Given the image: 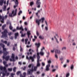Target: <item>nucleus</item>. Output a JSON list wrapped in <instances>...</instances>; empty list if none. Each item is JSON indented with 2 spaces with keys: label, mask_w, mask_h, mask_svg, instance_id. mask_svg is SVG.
<instances>
[{
  "label": "nucleus",
  "mask_w": 77,
  "mask_h": 77,
  "mask_svg": "<svg viewBox=\"0 0 77 77\" xmlns=\"http://www.w3.org/2000/svg\"><path fill=\"white\" fill-rule=\"evenodd\" d=\"M1 46L2 47V48H3V52H4V55L3 56V60H4V59H5V60L6 61H8L9 60V56H7L6 57L5 56H6L8 54V52L6 51V48H5V45L3 44H1Z\"/></svg>",
  "instance_id": "nucleus-1"
},
{
  "label": "nucleus",
  "mask_w": 77,
  "mask_h": 77,
  "mask_svg": "<svg viewBox=\"0 0 77 77\" xmlns=\"http://www.w3.org/2000/svg\"><path fill=\"white\" fill-rule=\"evenodd\" d=\"M0 69L1 72L2 74V77H5L6 76H8L9 74V73H7V70L5 67H3L2 66L0 67Z\"/></svg>",
  "instance_id": "nucleus-2"
},
{
  "label": "nucleus",
  "mask_w": 77,
  "mask_h": 77,
  "mask_svg": "<svg viewBox=\"0 0 77 77\" xmlns=\"http://www.w3.org/2000/svg\"><path fill=\"white\" fill-rule=\"evenodd\" d=\"M32 67V69H28L27 71V74L29 75H32V72H33V68L34 67V66L32 64H30L28 65V68H31Z\"/></svg>",
  "instance_id": "nucleus-3"
},
{
  "label": "nucleus",
  "mask_w": 77,
  "mask_h": 77,
  "mask_svg": "<svg viewBox=\"0 0 77 77\" xmlns=\"http://www.w3.org/2000/svg\"><path fill=\"white\" fill-rule=\"evenodd\" d=\"M45 20V18L44 17L42 18L41 19L39 20L37 19L36 20V24H37L38 26H39V25H40V23H41V22L42 23H44V21Z\"/></svg>",
  "instance_id": "nucleus-4"
},
{
  "label": "nucleus",
  "mask_w": 77,
  "mask_h": 77,
  "mask_svg": "<svg viewBox=\"0 0 77 77\" xmlns=\"http://www.w3.org/2000/svg\"><path fill=\"white\" fill-rule=\"evenodd\" d=\"M2 38H3L5 37V38H7V40H8V31L7 29H5L3 32L2 33Z\"/></svg>",
  "instance_id": "nucleus-5"
},
{
  "label": "nucleus",
  "mask_w": 77,
  "mask_h": 77,
  "mask_svg": "<svg viewBox=\"0 0 77 77\" xmlns=\"http://www.w3.org/2000/svg\"><path fill=\"white\" fill-rule=\"evenodd\" d=\"M17 10L16 9L15 11L13 10L12 11V13H10L9 14V16L11 17H14V16H16L17 15Z\"/></svg>",
  "instance_id": "nucleus-6"
},
{
  "label": "nucleus",
  "mask_w": 77,
  "mask_h": 77,
  "mask_svg": "<svg viewBox=\"0 0 77 77\" xmlns=\"http://www.w3.org/2000/svg\"><path fill=\"white\" fill-rule=\"evenodd\" d=\"M48 64L47 65L46 67L45 70L46 71H50V63H51V60H49L48 61Z\"/></svg>",
  "instance_id": "nucleus-7"
},
{
  "label": "nucleus",
  "mask_w": 77,
  "mask_h": 77,
  "mask_svg": "<svg viewBox=\"0 0 77 77\" xmlns=\"http://www.w3.org/2000/svg\"><path fill=\"white\" fill-rule=\"evenodd\" d=\"M38 54H37L38 56H37V64H36V66L37 67H40L41 66V63L39 61V59H40V56H39Z\"/></svg>",
  "instance_id": "nucleus-8"
},
{
  "label": "nucleus",
  "mask_w": 77,
  "mask_h": 77,
  "mask_svg": "<svg viewBox=\"0 0 77 77\" xmlns=\"http://www.w3.org/2000/svg\"><path fill=\"white\" fill-rule=\"evenodd\" d=\"M7 17H8V16L7 15L5 16L4 17L3 16H1V15L0 14V20L1 21V22L2 23H4V18H7Z\"/></svg>",
  "instance_id": "nucleus-9"
},
{
  "label": "nucleus",
  "mask_w": 77,
  "mask_h": 77,
  "mask_svg": "<svg viewBox=\"0 0 77 77\" xmlns=\"http://www.w3.org/2000/svg\"><path fill=\"white\" fill-rule=\"evenodd\" d=\"M35 58H36V55L35 54L32 57L30 56L29 58H28V56H27L26 57V59H28V60L31 59L32 60V62H33L34 59H35Z\"/></svg>",
  "instance_id": "nucleus-10"
},
{
  "label": "nucleus",
  "mask_w": 77,
  "mask_h": 77,
  "mask_svg": "<svg viewBox=\"0 0 77 77\" xmlns=\"http://www.w3.org/2000/svg\"><path fill=\"white\" fill-rule=\"evenodd\" d=\"M13 1H14V3H15V5H14V8H16V7L18 6V0H13Z\"/></svg>",
  "instance_id": "nucleus-11"
},
{
  "label": "nucleus",
  "mask_w": 77,
  "mask_h": 77,
  "mask_svg": "<svg viewBox=\"0 0 77 77\" xmlns=\"http://www.w3.org/2000/svg\"><path fill=\"white\" fill-rule=\"evenodd\" d=\"M15 57V56L14 55V54H12V56H11V58H11H10L9 59V60L11 62V61H13V62H14V61H15V60L14 58Z\"/></svg>",
  "instance_id": "nucleus-12"
},
{
  "label": "nucleus",
  "mask_w": 77,
  "mask_h": 77,
  "mask_svg": "<svg viewBox=\"0 0 77 77\" xmlns=\"http://www.w3.org/2000/svg\"><path fill=\"white\" fill-rule=\"evenodd\" d=\"M55 53H57L58 54H61V51L59 49H56L55 51Z\"/></svg>",
  "instance_id": "nucleus-13"
},
{
  "label": "nucleus",
  "mask_w": 77,
  "mask_h": 77,
  "mask_svg": "<svg viewBox=\"0 0 77 77\" xmlns=\"http://www.w3.org/2000/svg\"><path fill=\"white\" fill-rule=\"evenodd\" d=\"M3 2L4 4H6V1H5L4 0H1L0 1V5H1V6H2Z\"/></svg>",
  "instance_id": "nucleus-14"
},
{
  "label": "nucleus",
  "mask_w": 77,
  "mask_h": 77,
  "mask_svg": "<svg viewBox=\"0 0 77 77\" xmlns=\"http://www.w3.org/2000/svg\"><path fill=\"white\" fill-rule=\"evenodd\" d=\"M36 4L37 5H41V3L40 2V0H37V2H36Z\"/></svg>",
  "instance_id": "nucleus-15"
},
{
  "label": "nucleus",
  "mask_w": 77,
  "mask_h": 77,
  "mask_svg": "<svg viewBox=\"0 0 77 77\" xmlns=\"http://www.w3.org/2000/svg\"><path fill=\"white\" fill-rule=\"evenodd\" d=\"M9 29L11 30H12V29H13V27L12 26V25L11 24V23H10V25L9 26Z\"/></svg>",
  "instance_id": "nucleus-16"
},
{
  "label": "nucleus",
  "mask_w": 77,
  "mask_h": 77,
  "mask_svg": "<svg viewBox=\"0 0 77 77\" xmlns=\"http://www.w3.org/2000/svg\"><path fill=\"white\" fill-rule=\"evenodd\" d=\"M17 75H18L19 74H20V77H24L23 76V75H22L21 74V72L20 71H19L17 72Z\"/></svg>",
  "instance_id": "nucleus-17"
},
{
  "label": "nucleus",
  "mask_w": 77,
  "mask_h": 77,
  "mask_svg": "<svg viewBox=\"0 0 77 77\" xmlns=\"http://www.w3.org/2000/svg\"><path fill=\"white\" fill-rule=\"evenodd\" d=\"M15 36L14 37V38L15 39H16L17 38V37L18 36V32L16 33H15Z\"/></svg>",
  "instance_id": "nucleus-18"
},
{
  "label": "nucleus",
  "mask_w": 77,
  "mask_h": 77,
  "mask_svg": "<svg viewBox=\"0 0 77 77\" xmlns=\"http://www.w3.org/2000/svg\"><path fill=\"white\" fill-rule=\"evenodd\" d=\"M35 44L36 47H37V48H39V46H40V43H36Z\"/></svg>",
  "instance_id": "nucleus-19"
},
{
  "label": "nucleus",
  "mask_w": 77,
  "mask_h": 77,
  "mask_svg": "<svg viewBox=\"0 0 77 77\" xmlns=\"http://www.w3.org/2000/svg\"><path fill=\"white\" fill-rule=\"evenodd\" d=\"M66 50V46H63L61 48V50L63 51V50Z\"/></svg>",
  "instance_id": "nucleus-20"
},
{
  "label": "nucleus",
  "mask_w": 77,
  "mask_h": 77,
  "mask_svg": "<svg viewBox=\"0 0 77 77\" xmlns=\"http://www.w3.org/2000/svg\"><path fill=\"white\" fill-rule=\"evenodd\" d=\"M39 39H42V40H43L44 39V37H43V36L41 35H40L39 37Z\"/></svg>",
  "instance_id": "nucleus-21"
},
{
  "label": "nucleus",
  "mask_w": 77,
  "mask_h": 77,
  "mask_svg": "<svg viewBox=\"0 0 77 77\" xmlns=\"http://www.w3.org/2000/svg\"><path fill=\"white\" fill-rule=\"evenodd\" d=\"M33 68H33V71H36L37 69H38V67H37V66H35Z\"/></svg>",
  "instance_id": "nucleus-22"
},
{
  "label": "nucleus",
  "mask_w": 77,
  "mask_h": 77,
  "mask_svg": "<svg viewBox=\"0 0 77 77\" xmlns=\"http://www.w3.org/2000/svg\"><path fill=\"white\" fill-rule=\"evenodd\" d=\"M39 54L41 55V56H43L44 55V52H43V51H40L39 53Z\"/></svg>",
  "instance_id": "nucleus-23"
},
{
  "label": "nucleus",
  "mask_w": 77,
  "mask_h": 77,
  "mask_svg": "<svg viewBox=\"0 0 77 77\" xmlns=\"http://www.w3.org/2000/svg\"><path fill=\"white\" fill-rule=\"evenodd\" d=\"M3 63L4 65L6 67H8V65L6 64L7 63L5 61L3 62Z\"/></svg>",
  "instance_id": "nucleus-24"
},
{
  "label": "nucleus",
  "mask_w": 77,
  "mask_h": 77,
  "mask_svg": "<svg viewBox=\"0 0 77 77\" xmlns=\"http://www.w3.org/2000/svg\"><path fill=\"white\" fill-rule=\"evenodd\" d=\"M20 33L21 34V37H23V36H24L26 35V34H23V32H22V31H20Z\"/></svg>",
  "instance_id": "nucleus-25"
},
{
  "label": "nucleus",
  "mask_w": 77,
  "mask_h": 77,
  "mask_svg": "<svg viewBox=\"0 0 77 77\" xmlns=\"http://www.w3.org/2000/svg\"><path fill=\"white\" fill-rule=\"evenodd\" d=\"M41 12V11L40 10L38 11V12L36 13L35 15H36V16L38 17H39V16H38V13Z\"/></svg>",
  "instance_id": "nucleus-26"
},
{
  "label": "nucleus",
  "mask_w": 77,
  "mask_h": 77,
  "mask_svg": "<svg viewBox=\"0 0 77 77\" xmlns=\"http://www.w3.org/2000/svg\"><path fill=\"white\" fill-rule=\"evenodd\" d=\"M37 48V49H36V52H37V56H38H38H39V53L38 52V48Z\"/></svg>",
  "instance_id": "nucleus-27"
},
{
  "label": "nucleus",
  "mask_w": 77,
  "mask_h": 77,
  "mask_svg": "<svg viewBox=\"0 0 77 77\" xmlns=\"http://www.w3.org/2000/svg\"><path fill=\"white\" fill-rule=\"evenodd\" d=\"M29 52H30V51H31V52H32V53H35V50H33V49H30L29 50Z\"/></svg>",
  "instance_id": "nucleus-28"
},
{
  "label": "nucleus",
  "mask_w": 77,
  "mask_h": 77,
  "mask_svg": "<svg viewBox=\"0 0 77 77\" xmlns=\"http://www.w3.org/2000/svg\"><path fill=\"white\" fill-rule=\"evenodd\" d=\"M6 9V5H4V7L3 8V11H5Z\"/></svg>",
  "instance_id": "nucleus-29"
},
{
  "label": "nucleus",
  "mask_w": 77,
  "mask_h": 77,
  "mask_svg": "<svg viewBox=\"0 0 77 77\" xmlns=\"http://www.w3.org/2000/svg\"><path fill=\"white\" fill-rule=\"evenodd\" d=\"M27 34L28 35V37L29 38V35H30V32L29 31H28L27 32Z\"/></svg>",
  "instance_id": "nucleus-30"
},
{
  "label": "nucleus",
  "mask_w": 77,
  "mask_h": 77,
  "mask_svg": "<svg viewBox=\"0 0 77 77\" xmlns=\"http://www.w3.org/2000/svg\"><path fill=\"white\" fill-rule=\"evenodd\" d=\"M19 30H21L22 31H23L24 30V29H23V26H22L19 27Z\"/></svg>",
  "instance_id": "nucleus-31"
},
{
  "label": "nucleus",
  "mask_w": 77,
  "mask_h": 77,
  "mask_svg": "<svg viewBox=\"0 0 77 77\" xmlns=\"http://www.w3.org/2000/svg\"><path fill=\"white\" fill-rule=\"evenodd\" d=\"M55 57L56 59H58V55L57 54H55Z\"/></svg>",
  "instance_id": "nucleus-32"
},
{
  "label": "nucleus",
  "mask_w": 77,
  "mask_h": 77,
  "mask_svg": "<svg viewBox=\"0 0 77 77\" xmlns=\"http://www.w3.org/2000/svg\"><path fill=\"white\" fill-rule=\"evenodd\" d=\"M34 4V2H30V5L32 6H33V5Z\"/></svg>",
  "instance_id": "nucleus-33"
},
{
  "label": "nucleus",
  "mask_w": 77,
  "mask_h": 77,
  "mask_svg": "<svg viewBox=\"0 0 77 77\" xmlns=\"http://www.w3.org/2000/svg\"><path fill=\"white\" fill-rule=\"evenodd\" d=\"M70 68L71 70H72V69H74V65H73L71 66Z\"/></svg>",
  "instance_id": "nucleus-34"
},
{
  "label": "nucleus",
  "mask_w": 77,
  "mask_h": 77,
  "mask_svg": "<svg viewBox=\"0 0 77 77\" xmlns=\"http://www.w3.org/2000/svg\"><path fill=\"white\" fill-rule=\"evenodd\" d=\"M36 33L38 36H39V32H38V31H37Z\"/></svg>",
  "instance_id": "nucleus-35"
},
{
  "label": "nucleus",
  "mask_w": 77,
  "mask_h": 77,
  "mask_svg": "<svg viewBox=\"0 0 77 77\" xmlns=\"http://www.w3.org/2000/svg\"><path fill=\"white\" fill-rule=\"evenodd\" d=\"M8 35L10 36H11V35H12V32H9L8 33Z\"/></svg>",
  "instance_id": "nucleus-36"
},
{
  "label": "nucleus",
  "mask_w": 77,
  "mask_h": 77,
  "mask_svg": "<svg viewBox=\"0 0 77 77\" xmlns=\"http://www.w3.org/2000/svg\"><path fill=\"white\" fill-rule=\"evenodd\" d=\"M16 69H17V68H16V67H14L13 68V71L14 72H15V70H16Z\"/></svg>",
  "instance_id": "nucleus-37"
},
{
  "label": "nucleus",
  "mask_w": 77,
  "mask_h": 77,
  "mask_svg": "<svg viewBox=\"0 0 77 77\" xmlns=\"http://www.w3.org/2000/svg\"><path fill=\"white\" fill-rule=\"evenodd\" d=\"M8 70L9 71H12V68H8Z\"/></svg>",
  "instance_id": "nucleus-38"
},
{
  "label": "nucleus",
  "mask_w": 77,
  "mask_h": 77,
  "mask_svg": "<svg viewBox=\"0 0 77 77\" xmlns=\"http://www.w3.org/2000/svg\"><path fill=\"white\" fill-rule=\"evenodd\" d=\"M21 14H22V11H19V12L18 14V15H20Z\"/></svg>",
  "instance_id": "nucleus-39"
},
{
  "label": "nucleus",
  "mask_w": 77,
  "mask_h": 77,
  "mask_svg": "<svg viewBox=\"0 0 77 77\" xmlns=\"http://www.w3.org/2000/svg\"><path fill=\"white\" fill-rule=\"evenodd\" d=\"M55 40L56 41V42L57 44H59V42L58 41V40H57V38Z\"/></svg>",
  "instance_id": "nucleus-40"
},
{
  "label": "nucleus",
  "mask_w": 77,
  "mask_h": 77,
  "mask_svg": "<svg viewBox=\"0 0 77 77\" xmlns=\"http://www.w3.org/2000/svg\"><path fill=\"white\" fill-rule=\"evenodd\" d=\"M6 25H5V24L3 25L2 26V29H4V28L5 27H6Z\"/></svg>",
  "instance_id": "nucleus-41"
},
{
  "label": "nucleus",
  "mask_w": 77,
  "mask_h": 77,
  "mask_svg": "<svg viewBox=\"0 0 77 77\" xmlns=\"http://www.w3.org/2000/svg\"><path fill=\"white\" fill-rule=\"evenodd\" d=\"M60 60H61V61H63V57H62L60 58Z\"/></svg>",
  "instance_id": "nucleus-42"
},
{
  "label": "nucleus",
  "mask_w": 77,
  "mask_h": 77,
  "mask_svg": "<svg viewBox=\"0 0 77 77\" xmlns=\"http://www.w3.org/2000/svg\"><path fill=\"white\" fill-rule=\"evenodd\" d=\"M20 51L21 52L23 51V49L22 48H21V46H20Z\"/></svg>",
  "instance_id": "nucleus-43"
},
{
  "label": "nucleus",
  "mask_w": 77,
  "mask_h": 77,
  "mask_svg": "<svg viewBox=\"0 0 77 77\" xmlns=\"http://www.w3.org/2000/svg\"><path fill=\"white\" fill-rule=\"evenodd\" d=\"M69 76V73H68L66 75V77H68Z\"/></svg>",
  "instance_id": "nucleus-44"
},
{
  "label": "nucleus",
  "mask_w": 77,
  "mask_h": 77,
  "mask_svg": "<svg viewBox=\"0 0 77 77\" xmlns=\"http://www.w3.org/2000/svg\"><path fill=\"white\" fill-rule=\"evenodd\" d=\"M23 75H24V77H25L26 76V73L24 72L23 73Z\"/></svg>",
  "instance_id": "nucleus-45"
},
{
  "label": "nucleus",
  "mask_w": 77,
  "mask_h": 77,
  "mask_svg": "<svg viewBox=\"0 0 77 77\" xmlns=\"http://www.w3.org/2000/svg\"><path fill=\"white\" fill-rule=\"evenodd\" d=\"M10 39L12 40L13 39H14V37L12 36H10Z\"/></svg>",
  "instance_id": "nucleus-46"
},
{
  "label": "nucleus",
  "mask_w": 77,
  "mask_h": 77,
  "mask_svg": "<svg viewBox=\"0 0 77 77\" xmlns=\"http://www.w3.org/2000/svg\"><path fill=\"white\" fill-rule=\"evenodd\" d=\"M45 29L47 31L48 30V26H47L45 27Z\"/></svg>",
  "instance_id": "nucleus-47"
},
{
  "label": "nucleus",
  "mask_w": 77,
  "mask_h": 77,
  "mask_svg": "<svg viewBox=\"0 0 77 77\" xmlns=\"http://www.w3.org/2000/svg\"><path fill=\"white\" fill-rule=\"evenodd\" d=\"M28 41V39H25V44H27V41Z\"/></svg>",
  "instance_id": "nucleus-48"
},
{
  "label": "nucleus",
  "mask_w": 77,
  "mask_h": 77,
  "mask_svg": "<svg viewBox=\"0 0 77 77\" xmlns=\"http://www.w3.org/2000/svg\"><path fill=\"white\" fill-rule=\"evenodd\" d=\"M43 50H45V48L44 47L41 49V51H43Z\"/></svg>",
  "instance_id": "nucleus-49"
},
{
  "label": "nucleus",
  "mask_w": 77,
  "mask_h": 77,
  "mask_svg": "<svg viewBox=\"0 0 77 77\" xmlns=\"http://www.w3.org/2000/svg\"><path fill=\"white\" fill-rule=\"evenodd\" d=\"M24 24H25V25H26H26H27V22H25L24 23Z\"/></svg>",
  "instance_id": "nucleus-50"
},
{
  "label": "nucleus",
  "mask_w": 77,
  "mask_h": 77,
  "mask_svg": "<svg viewBox=\"0 0 77 77\" xmlns=\"http://www.w3.org/2000/svg\"><path fill=\"white\" fill-rule=\"evenodd\" d=\"M10 44H11V43H10V42L8 43L7 44V46H9V45H10Z\"/></svg>",
  "instance_id": "nucleus-51"
},
{
  "label": "nucleus",
  "mask_w": 77,
  "mask_h": 77,
  "mask_svg": "<svg viewBox=\"0 0 77 77\" xmlns=\"http://www.w3.org/2000/svg\"><path fill=\"white\" fill-rule=\"evenodd\" d=\"M7 41H4L3 43H5V44H7Z\"/></svg>",
  "instance_id": "nucleus-52"
},
{
  "label": "nucleus",
  "mask_w": 77,
  "mask_h": 77,
  "mask_svg": "<svg viewBox=\"0 0 77 77\" xmlns=\"http://www.w3.org/2000/svg\"><path fill=\"white\" fill-rule=\"evenodd\" d=\"M14 74H13V73L11 74V77H14Z\"/></svg>",
  "instance_id": "nucleus-53"
},
{
  "label": "nucleus",
  "mask_w": 77,
  "mask_h": 77,
  "mask_svg": "<svg viewBox=\"0 0 77 77\" xmlns=\"http://www.w3.org/2000/svg\"><path fill=\"white\" fill-rule=\"evenodd\" d=\"M37 74H40V72L39 71H37Z\"/></svg>",
  "instance_id": "nucleus-54"
},
{
  "label": "nucleus",
  "mask_w": 77,
  "mask_h": 77,
  "mask_svg": "<svg viewBox=\"0 0 77 77\" xmlns=\"http://www.w3.org/2000/svg\"><path fill=\"white\" fill-rule=\"evenodd\" d=\"M45 23L47 26H48V24H47V22L46 21H45Z\"/></svg>",
  "instance_id": "nucleus-55"
},
{
  "label": "nucleus",
  "mask_w": 77,
  "mask_h": 77,
  "mask_svg": "<svg viewBox=\"0 0 77 77\" xmlns=\"http://www.w3.org/2000/svg\"><path fill=\"white\" fill-rule=\"evenodd\" d=\"M56 69H53L52 70V72H55V71H56Z\"/></svg>",
  "instance_id": "nucleus-56"
},
{
  "label": "nucleus",
  "mask_w": 77,
  "mask_h": 77,
  "mask_svg": "<svg viewBox=\"0 0 77 77\" xmlns=\"http://www.w3.org/2000/svg\"><path fill=\"white\" fill-rule=\"evenodd\" d=\"M26 69V66H24V68H23V70H25Z\"/></svg>",
  "instance_id": "nucleus-57"
},
{
  "label": "nucleus",
  "mask_w": 77,
  "mask_h": 77,
  "mask_svg": "<svg viewBox=\"0 0 77 77\" xmlns=\"http://www.w3.org/2000/svg\"><path fill=\"white\" fill-rule=\"evenodd\" d=\"M38 5V6H37V8H39L40 7H41V6H40V5Z\"/></svg>",
  "instance_id": "nucleus-58"
},
{
  "label": "nucleus",
  "mask_w": 77,
  "mask_h": 77,
  "mask_svg": "<svg viewBox=\"0 0 77 77\" xmlns=\"http://www.w3.org/2000/svg\"><path fill=\"white\" fill-rule=\"evenodd\" d=\"M51 53H54V50H51Z\"/></svg>",
  "instance_id": "nucleus-59"
},
{
  "label": "nucleus",
  "mask_w": 77,
  "mask_h": 77,
  "mask_svg": "<svg viewBox=\"0 0 77 77\" xmlns=\"http://www.w3.org/2000/svg\"><path fill=\"white\" fill-rule=\"evenodd\" d=\"M60 41L61 42H62V38H60Z\"/></svg>",
  "instance_id": "nucleus-60"
},
{
  "label": "nucleus",
  "mask_w": 77,
  "mask_h": 77,
  "mask_svg": "<svg viewBox=\"0 0 77 77\" xmlns=\"http://www.w3.org/2000/svg\"><path fill=\"white\" fill-rule=\"evenodd\" d=\"M42 65L43 66H45V63H42Z\"/></svg>",
  "instance_id": "nucleus-61"
},
{
  "label": "nucleus",
  "mask_w": 77,
  "mask_h": 77,
  "mask_svg": "<svg viewBox=\"0 0 77 77\" xmlns=\"http://www.w3.org/2000/svg\"><path fill=\"white\" fill-rule=\"evenodd\" d=\"M51 40L52 41H54V38H53V37L52 38Z\"/></svg>",
  "instance_id": "nucleus-62"
},
{
  "label": "nucleus",
  "mask_w": 77,
  "mask_h": 77,
  "mask_svg": "<svg viewBox=\"0 0 77 77\" xmlns=\"http://www.w3.org/2000/svg\"><path fill=\"white\" fill-rule=\"evenodd\" d=\"M18 64L19 65H21V62H19Z\"/></svg>",
  "instance_id": "nucleus-63"
},
{
  "label": "nucleus",
  "mask_w": 77,
  "mask_h": 77,
  "mask_svg": "<svg viewBox=\"0 0 77 77\" xmlns=\"http://www.w3.org/2000/svg\"><path fill=\"white\" fill-rule=\"evenodd\" d=\"M42 76H44L45 75V73H43L42 74Z\"/></svg>",
  "instance_id": "nucleus-64"
}]
</instances>
